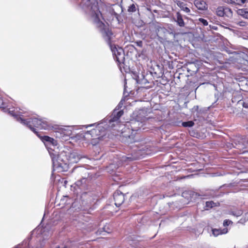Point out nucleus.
<instances>
[{"label": "nucleus", "mask_w": 248, "mask_h": 248, "mask_svg": "<svg viewBox=\"0 0 248 248\" xmlns=\"http://www.w3.org/2000/svg\"><path fill=\"white\" fill-rule=\"evenodd\" d=\"M121 106L120 103L110 115L108 116L100 122L80 126L85 128L95 127L91 130L78 132V129H75L76 126L61 127L53 124V127L50 128L52 130L51 135L56 139L62 140H102V138H106V136L108 135L107 138L113 139L114 135L110 136L109 130L112 129L118 131V128H120L122 125L120 123V119L124 114V111L119 110Z\"/></svg>", "instance_id": "f257e3e1"}, {"label": "nucleus", "mask_w": 248, "mask_h": 248, "mask_svg": "<svg viewBox=\"0 0 248 248\" xmlns=\"http://www.w3.org/2000/svg\"><path fill=\"white\" fill-rule=\"evenodd\" d=\"M238 14L244 18L248 19V9H239L237 12Z\"/></svg>", "instance_id": "ddd939ff"}, {"label": "nucleus", "mask_w": 248, "mask_h": 248, "mask_svg": "<svg viewBox=\"0 0 248 248\" xmlns=\"http://www.w3.org/2000/svg\"><path fill=\"white\" fill-rule=\"evenodd\" d=\"M137 8L135 4H131L128 8L127 11L128 12H135L136 11Z\"/></svg>", "instance_id": "dca6fc26"}, {"label": "nucleus", "mask_w": 248, "mask_h": 248, "mask_svg": "<svg viewBox=\"0 0 248 248\" xmlns=\"http://www.w3.org/2000/svg\"><path fill=\"white\" fill-rule=\"evenodd\" d=\"M142 44V42L141 41H140L138 43V46H140Z\"/></svg>", "instance_id": "bb28decb"}, {"label": "nucleus", "mask_w": 248, "mask_h": 248, "mask_svg": "<svg viewBox=\"0 0 248 248\" xmlns=\"http://www.w3.org/2000/svg\"><path fill=\"white\" fill-rule=\"evenodd\" d=\"M183 10L187 13L190 12V9L187 7H183Z\"/></svg>", "instance_id": "b1692460"}, {"label": "nucleus", "mask_w": 248, "mask_h": 248, "mask_svg": "<svg viewBox=\"0 0 248 248\" xmlns=\"http://www.w3.org/2000/svg\"><path fill=\"white\" fill-rule=\"evenodd\" d=\"M138 156L132 155H122L120 157V161L122 163H128L132 161L138 159Z\"/></svg>", "instance_id": "1a4fd4ad"}, {"label": "nucleus", "mask_w": 248, "mask_h": 248, "mask_svg": "<svg viewBox=\"0 0 248 248\" xmlns=\"http://www.w3.org/2000/svg\"><path fill=\"white\" fill-rule=\"evenodd\" d=\"M64 198L67 199V198H68V197H67V196H65V197H64Z\"/></svg>", "instance_id": "cd10ccee"}, {"label": "nucleus", "mask_w": 248, "mask_h": 248, "mask_svg": "<svg viewBox=\"0 0 248 248\" xmlns=\"http://www.w3.org/2000/svg\"><path fill=\"white\" fill-rule=\"evenodd\" d=\"M217 14L219 16H224V13L221 8H218L217 11Z\"/></svg>", "instance_id": "412c9836"}, {"label": "nucleus", "mask_w": 248, "mask_h": 248, "mask_svg": "<svg viewBox=\"0 0 248 248\" xmlns=\"http://www.w3.org/2000/svg\"><path fill=\"white\" fill-rule=\"evenodd\" d=\"M225 2L228 3L236 4L240 5V0H223Z\"/></svg>", "instance_id": "a211bd4d"}, {"label": "nucleus", "mask_w": 248, "mask_h": 248, "mask_svg": "<svg viewBox=\"0 0 248 248\" xmlns=\"http://www.w3.org/2000/svg\"><path fill=\"white\" fill-rule=\"evenodd\" d=\"M79 5L86 14L87 17L93 23L94 22V19L95 18L98 19H103L102 15L97 4H92L90 0H81Z\"/></svg>", "instance_id": "423d86ee"}, {"label": "nucleus", "mask_w": 248, "mask_h": 248, "mask_svg": "<svg viewBox=\"0 0 248 248\" xmlns=\"http://www.w3.org/2000/svg\"><path fill=\"white\" fill-rule=\"evenodd\" d=\"M198 21L201 23L203 26H207L208 25V21L202 18H199L198 19Z\"/></svg>", "instance_id": "6ab92c4d"}, {"label": "nucleus", "mask_w": 248, "mask_h": 248, "mask_svg": "<svg viewBox=\"0 0 248 248\" xmlns=\"http://www.w3.org/2000/svg\"><path fill=\"white\" fill-rule=\"evenodd\" d=\"M246 1L247 0H240V5L245 3Z\"/></svg>", "instance_id": "393cba45"}, {"label": "nucleus", "mask_w": 248, "mask_h": 248, "mask_svg": "<svg viewBox=\"0 0 248 248\" xmlns=\"http://www.w3.org/2000/svg\"><path fill=\"white\" fill-rule=\"evenodd\" d=\"M228 232V229L224 228L223 229H214L212 230V233L215 236H217L219 234H226Z\"/></svg>", "instance_id": "f8f14e48"}, {"label": "nucleus", "mask_w": 248, "mask_h": 248, "mask_svg": "<svg viewBox=\"0 0 248 248\" xmlns=\"http://www.w3.org/2000/svg\"><path fill=\"white\" fill-rule=\"evenodd\" d=\"M94 22L93 23L98 28L101 32L103 37L109 45L112 51L114 59L119 63H123L125 57L124 53L122 47L117 46L115 45L112 44L113 33L110 31L103 22L104 18L98 19L95 18L94 19Z\"/></svg>", "instance_id": "20e7f679"}, {"label": "nucleus", "mask_w": 248, "mask_h": 248, "mask_svg": "<svg viewBox=\"0 0 248 248\" xmlns=\"http://www.w3.org/2000/svg\"><path fill=\"white\" fill-rule=\"evenodd\" d=\"M64 201V199H63V200H62H62H61V202H62V201Z\"/></svg>", "instance_id": "c85d7f7f"}, {"label": "nucleus", "mask_w": 248, "mask_h": 248, "mask_svg": "<svg viewBox=\"0 0 248 248\" xmlns=\"http://www.w3.org/2000/svg\"><path fill=\"white\" fill-rule=\"evenodd\" d=\"M231 223H232V222L231 220L226 219L223 222V225L224 226H228Z\"/></svg>", "instance_id": "5701e85b"}, {"label": "nucleus", "mask_w": 248, "mask_h": 248, "mask_svg": "<svg viewBox=\"0 0 248 248\" xmlns=\"http://www.w3.org/2000/svg\"><path fill=\"white\" fill-rule=\"evenodd\" d=\"M243 213V212L241 210H239L237 211L232 212V214L236 217L240 216Z\"/></svg>", "instance_id": "aec40b11"}, {"label": "nucleus", "mask_w": 248, "mask_h": 248, "mask_svg": "<svg viewBox=\"0 0 248 248\" xmlns=\"http://www.w3.org/2000/svg\"><path fill=\"white\" fill-rule=\"evenodd\" d=\"M42 141L51 157L54 170L58 172L67 171L69 163H76L82 158L77 151L67 153L62 150L63 143L58 140Z\"/></svg>", "instance_id": "f03ea898"}, {"label": "nucleus", "mask_w": 248, "mask_h": 248, "mask_svg": "<svg viewBox=\"0 0 248 248\" xmlns=\"http://www.w3.org/2000/svg\"><path fill=\"white\" fill-rule=\"evenodd\" d=\"M243 107L246 108H248V104H247L245 103H243Z\"/></svg>", "instance_id": "a878e982"}, {"label": "nucleus", "mask_w": 248, "mask_h": 248, "mask_svg": "<svg viewBox=\"0 0 248 248\" xmlns=\"http://www.w3.org/2000/svg\"><path fill=\"white\" fill-rule=\"evenodd\" d=\"M236 24L239 26L243 27L246 25V23L244 21H239L236 23Z\"/></svg>", "instance_id": "4be33fe9"}, {"label": "nucleus", "mask_w": 248, "mask_h": 248, "mask_svg": "<svg viewBox=\"0 0 248 248\" xmlns=\"http://www.w3.org/2000/svg\"><path fill=\"white\" fill-rule=\"evenodd\" d=\"M130 132V130L129 129L128 132L129 133Z\"/></svg>", "instance_id": "7c9ffc66"}, {"label": "nucleus", "mask_w": 248, "mask_h": 248, "mask_svg": "<svg viewBox=\"0 0 248 248\" xmlns=\"http://www.w3.org/2000/svg\"><path fill=\"white\" fill-rule=\"evenodd\" d=\"M78 168H75L74 170H77V169H78Z\"/></svg>", "instance_id": "c756f323"}, {"label": "nucleus", "mask_w": 248, "mask_h": 248, "mask_svg": "<svg viewBox=\"0 0 248 248\" xmlns=\"http://www.w3.org/2000/svg\"><path fill=\"white\" fill-rule=\"evenodd\" d=\"M143 113L144 110H140L133 113V117H135V120H131L129 122L131 127V134H126L125 133L126 131H124L121 132L122 137L132 140L135 137L134 135L136 134V131L140 130L141 128L142 130L144 129V127L142 128L143 123L145 122L147 119L143 115Z\"/></svg>", "instance_id": "39448f33"}, {"label": "nucleus", "mask_w": 248, "mask_h": 248, "mask_svg": "<svg viewBox=\"0 0 248 248\" xmlns=\"http://www.w3.org/2000/svg\"><path fill=\"white\" fill-rule=\"evenodd\" d=\"M113 197L115 201V204L118 207L120 206L124 201V195L119 190H117L114 192L113 194Z\"/></svg>", "instance_id": "6e6552de"}, {"label": "nucleus", "mask_w": 248, "mask_h": 248, "mask_svg": "<svg viewBox=\"0 0 248 248\" xmlns=\"http://www.w3.org/2000/svg\"><path fill=\"white\" fill-rule=\"evenodd\" d=\"M174 20L179 27H183L185 26V24L182 16L179 12L176 13V16L174 17Z\"/></svg>", "instance_id": "9b49d317"}, {"label": "nucleus", "mask_w": 248, "mask_h": 248, "mask_svg": "<svg viewBox=\"0 0 248 248\" xmlns=\"http://www.w3.org/2000/svg\"><path fill=\"white\" fill-rule=\"evenodd\" d=\"M216 206V203L213 201H208L206 202L205 209L208 210L209 208H212Z\"/></svg>", "instance_id": "4468645a"}, {"label": "nucleus", "mask_w": 248, "mask_h": 248, "mask_svg": "<svg viewBox=\"0 0 248 248\" xmlns=\"http://www.w3.org/2000/svg\"><path fill=\"white\" fill-rule=\"evenodd\" d=\"M194 4L200 10L207 9V6L205 0H195Z\"/></svg>", "instance_id": "9d476101"}, {"label": "nucleus", "mask_w": 248, "mask_h": 248, "mask_svg": "<svg viewBox=\"0 0 248 248\" xmlns=\"http://www.w3.org/2000/svg\"><path fill=\"white\" fill-rule=\"evenodd\" d=\"M16 116H14V117L16 119V120L30 129L41 140H54V138L46 136H44L42 138L36 130V128L50 130L53 127V124L46 118L31 115L25 110L20 108L16 109Z\"/></svg>", "instance_id": "7ed1b4c3"}, {"label": "nucleus", "mask_w": 248, "mask_h": 248, "mask_svg": "<svg viewBox=\"0 0 248 248\" xmlns=\"http://www.w3.org/2000/svg\"><path fill=\"white\" fill-rule=\"evenodd\" d=\"M45 230L43 233V240L41 241H40L37 244L35 248H43L45 244V242L44 241L45 239L47 238V237L50 236L52 234L51 232H48V235H46V234L44 233ZM14 248H33L32 245L28 242L27 241H23L21 244H19L16 246Z\"/></svg>", "instance_id": "0eeeda50"}, {"label": "nucleus", "mask_w": 248, "mask_h": 248, "mask_svg": "<svg viewBox=\"0 0 248 248\" xmlns=\"http://www.w3.org/2000/svg\"><path fill=\"white\" fill-rule=\"evenodd\" d=\"M182 125L185 127H190L194 125V123L192 121H189L187 122H183L182 124Z\"/></svg>", "instance_id": "2eb2a0df"}, {"label": "nucleus", "mask_w": 248, "mask_h": 248, "mask_svg": "<svg viewBox=\"0 0 248 248\" xmlns=\"http://www.w3.org/2000/svg\"><path fill=\"white\" fill-rule=\"evenodd\" d=\"M167 31V29H165V28L159 27L157 28V34L158 36L159 34H161V32L165 33V32Z\"/></svg>", "instance_id": "f3484780"}]
</instances>
